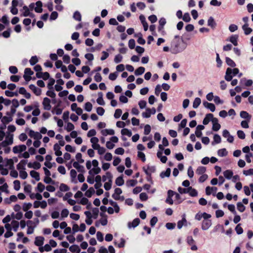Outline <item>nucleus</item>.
Returning <instances> with one entry per match:
<instances>
[{"label":"nucleus","mask_w":253,"mask_h":253,"mask_svg":"<svg viewBox=\"0 0 253 253\" xmlns=\"http://www.w3.org/2000/svg\"><path fill=\"white\" fill-rule=\"evenodd\" d=\"M228 154L225 148L221 149L218 150L217 154L220 157L226 156Z\"/></svg>","instance_id":"37"},{"label":"nucleus","mask_w":253,"mask_h":253,"mask_svg":"<svg viewBox=\"0 0 253 253\" xmlns=\"http://www.w3.org/2000/svg\"><path fill=\"white\" fill-rule=\"evenodd\" d=\"M226 62L228 65L232 67H235L236 66L235 63L229 57H226Z\"/></svg>","instance_id":"39"},{"label":"nucleus","mask_w":253,"mask_h":253,"mask_svg":"<svg viewBox=\"0 0 253 253\" xmlns=\"http://www.w3.org/2000/svg\"><path fill=\"white\" fill-rule=\"evenodd\" d=\"M211 220H203L202 223V229L203 230H207L211 226Z\"/></svg>","instance_id":"6"},{"label":"nucleus","mask_w":253,"mask_h":253,"mask_svg":"<svg viewBox=\"0 0 253 253\" xmlns=\"http://www.w3.org/2000/svg\"><path fill=\"white\" fill-rule=\"evenodd\" d=\"M31 176L37 181L40 180L39 173L35 170H31L30 172Z\"/></svg>","instance_id":"26"},{"label":"nucleus","mask_w":253,"mask_h":253,"mask_svg":"<svg viewBox=\"0 0 253 253\" xmlns=\"http://www.w3.org/2000/svg\"><path fill=\"white\" fill-rule=\"evenodd\" d=\"M178 191L179 193L181 194H186L189 192L188 187L187 188H182L181 187H179L178 188Z\"/></svg>","instance_id":"62"},{"label":"nucleus","mask_w":253,"mask_h":253,"mask_svg":"<svg viewBox=\"0 0 253 253\" xmlns=\"http://www.w3.org/2000/svg\"><path fill=\"white\" fill-rule=\"evenodd\" d=\"M29 88L31 90H32L33 92L37 96L40 95L41 94L42 90L40 88L37 87L34 84H30L29 85Z\"/></svg>","instance_id":"10"},{"label":"nucleus","mask_w":253,"mask_h":253,"mask_svg":"<svg viewBox=\"0 0 253 253\" xmlns=\"http://www.w3.org/2000/svg\"><path fill=\"white\" fill-rule=\"evenodd\" d=\"M95 193V190L93 188L90 187L86 190L85 193V195L88 198H90L92 196V195Z\"/></svg>","instance_id":"34"},{"label":"nucleus","mask_w":253,"mask_h":253,"mask_svg":"<svg viewBox=\"0 0 253 253\" xmlns=\"http://www.w3.org/2000/svg\"><path fill=\"white\" fill-rule=\"evenodd\" d=\"M201 103V99L199 97L196 98L193 103V107L195 109L197 108L200 105Z\"/></svg>","instance_id":"36"},{"label":"nucleus","mask_w":253,"mask_h":253,"mask_svg":"<svg viewBox=\"0 0 253 253\" xmlns=\"http://www.w3.org/2000/svg\"><path fill=\"white\" fill-rule=\"evenodd\" d=\"M223 175L227 179H230L233 176V172L231 170H226L223 172Z\"/></svg>","instance_id":"28"},{"label":"nucleus","mask_w":253,"mask_h":253,"mask_svg":"<svg viewBox=\"0 0 253 253\" xmlns=\"http://www.w3.org/2000/svg\"><path fill=\"white\" fill-rule=\"evenodd\" d=\"M11 226L12 229L14 231L16 232L18 230V227L19 226V223L18 221L16 220H12L11 221Z\"/></svg>","instance_id":"29"},{"label":"nucleus","mask_w":253,"mask_h":253,"mask_svg":"<svg viewBox=\"0 0 253 253\" xmlns=\"http://www.w3.org/2000/svg\"><path fill=\"white\" fill-rule=\"evenodd\" d=\"M145 68L143 67H140L138 68L135 71L134 74L136 76H140L143 74L145 72Z\"/></svg>","instance_id":"30"},{"label":"nucleus","mask_w":253,"mask_h":253,"mask_svg":"<svg viewBox=\"0 0 253 253\" xmlns=\"http://www.w3.org/2000/svg\"><path fill=\"white\" fill-rule=\"evenodd\" d=\"M123 56L121 54H117L115 56L114 62L115 63H119L122 61Z\"/></svg>","instance_id":"54"},{"label":"nucleus","mask_w":253,"mask_h":253,"mask_svg":"<svg viewBox=\"0 0 253 253\" xmlns=\"http://www.w3.org/2000/svg\"><path fill=\"white\" fill-rule=\"evenodd\" d=\"M239 73V70L238 68H234L232 69L230 68H228L226 69L224 77L225 80L228 82L231 81L233 78L232 74H233V76H236V75L238 74Z\"/></svg>","instance_id":"2"},{"label":"nucleus","mask_w":253,"mask_h":253,"mask_svg":"<svg viewBox=\"0 0 253 253\" xmlns=\"http://www.w3.org/2000/svg\"><path fill=\"white\" fill-rule=\"evenodd\" d=\"M69 250L72 253H79L81 250L79 247L76 245H72L69 247Z\"/></svg>","instance_id":"27"},{"label":"nucleus","mask_w":253,"mask_h":253,"mask_svg":"<svg viewBox=\"0 0 253 253\" xmlns=\"http://www.w3.org/2000/svg\"><path fill=\"white\" fill-rule=\"evenodd\" d=\"M59 189L61 191L66 192L69 191V187L66 185L65 184L62 183L60 184Z\"/></svg>","instance_id":"51"},{"label":"nucleus","mask_w":253,"mask_h":253,"mask_svg":"<svg viewBox=\"0 0 253 253\" xmlns=\"http://www.w3.org/2000/svg\"><path fill=\"white\" fill-rule=\"evenodd\" d=\"M29 135L31 137L36 140H40L42 138V135L40 132L37 131L36 132L33 130H30L29 131Z\"/></svg>","instance_id":"4"},{"label":"nucleus","mask_w":253,"mask_h":253,"mask_svg":"<svg viewBox=\"0 0 253 253\" xmlns=\"http://www.w3.org/2000/svg\"><path fill=\"white\" fill-rule=\"evenodd\" d=\"M122 114V111L121 109H116L115 111V112L114 113V118L116 119L119 118L121 117Z\"/></svg>","instance_id":"53"},{"label":"nucleus","mask_w":253,"mask_h":253,"mask_svg":"<svg viewBox=\"0 0 253 253\" xmlns=\"http://www.w3.org/2000/svg\"><path fill=\"white\" fill-rule=\"evenodd\" d=\"M101 134L104 136L114 135L115 134V131L112 129H104L101 130Z\"/></svg>","instance_id":"19"},{"label":"nucleus","mask_w":253,"mask_h":253,"mask_svg":"<svg viewBox=\"0 0 253 253\" xmlns=\"http://www.w3.org/2000/svg\"><path fill=\"white\" fill-rule=\"evenodd\" d=\"M19 175L21 178L25 179L27 177L28 174L25 170H20Z\"/></svg>","instance_id":"58"},{"label":"nucleus","mask_w":253,"mask_h":253,"mask_svg":"<svg viewBox=\"0 0 253 253\" xmlns=\"http://www.w3.org/2000/svg\"><path fill=\"white\" fill-rule=\"evenodd\" d=\"M206 170V168L204 167H199L196 170V173L198 174H203Z\"/></svg>","instance_id":"43"},{"label":"nucleus","mask_w":253,"mask_h":253,"mask_svg":"<svg viewBox=\"0 0 253 253\" xmlns=\"http://www.w3.org/2000/svg\"><path fill=\"white\" fill-rule=\"evenodd\" d=\"M32 204L30 203H24L23 206V210L24 211H27L32 207Z\"/></svg>","instance_id":"59"},{"label":"nucleus","mask_w":253,"mask_h":253,"mask_svg":"<svg viewBox=\"0 0 253 253\" xmlns=\"http://www.w3.org/2000/svg\"><path fill=\"white\" fill-rule=\"evenodd\" d=\"M135 37H138V39L137 40V42L140 44H144L145 43V40L142 38V34L141 33H138L137 35H135Z\"/></svg>","instance_id":"35"},{"label":"nucleus","mask_w":253,"mask_h":253,"mask_svg":"<svg viewBox=\"0 0 253 253\" xmlns=\"http://www.w3.org/2000/svg\"><path fill=\"white\" fill-rule=\"evenodd\" d=\"M92 108V105L91 103L87 102L84 105V109L87 112H90Z\"/></svg>","instance_id":"50"},{"label":"nucleus","mask_w":253,"mask_h":253,"mask_svg":"<svg viewBox=\"0 0 253 253\" xmlns=\"http://www.w3.org/2000/svg\"><path fill=\"white\" fill-rule=\"evenodd\" d=\"M36 7H35V11L37 13H41L42 11V3L41 1H38L36 2Z\"/></svg>","instance_id":"16"},{"label":"nucleus","mask_w":253,"mask_h":253,"mask_svg":"<svg viewBox=\"0 0 253 253\" xmlns=\"http://www.w3.org/2000/svg\"><path fill=\"white\" fill-rule=\"evenodd\" d=\"M249 26H248L247 25H243L242 26V29L244 32V34L246 35H249L250 34L252 31L253 29L249 27Z\"/></svg>","instance_id":"20"},{"label":"nucleus","mask_w":253,"mask_h":253,"mask_svg":"<svg viewBox=\"0 0 253 253\" xmlns=\"http://www.w3.org/2000/svg\"><path fill=\"white\" fill-rule=\"evenodd\" d=\"M38 62V59L37 56H33L29 60L30 64L32 66L35 65Z\"/></svg>","instance_id":"44"},{"label":"nucleus","mask_w":253,"mask_h":253,"mask_svg":"<svg viewBox=\"0 0 253 253\" xmlns=\"http://www.w3.org/2000/svg\"><path fill=\"white\" fill-rule=\"evenodd\" d=\"M58 16V14L56 11L52 12V13L50 14V18H49L50 20H51V21L55 20V19H56L57 18Z\"/></svg>","instance_id":"61"},{"label":"nucleus","mask_w":253,"mask_h":253,"mask_svg":"<svg viewBox=\"0 0 253 253\" xmlns=\"http://www.w3.org/2000/svg\"><path fill=\"white\" fill-rule=\"evenodd\" d=\"M99 209L97 208H94L92 209V213L93 215L92 217L94 219H96L98 217V213H99Z\"/></svg>","instance_id":"49"},{"label":"nucleus","mask_w":253,"mask_h":253,"mask_svg":"<svg viewBox=\"0 0 253 253\" xmlns=\"http://www.w3.org/2000/svg\"><path fill=\"white\" fill-rule=\"evenodd\" d=\"M73 18L75 20L77 21H81L82 16L81 13L78 11H75L73 15Z\"/></svg>","instance_id":"41"},{"label":"nucleus","mask_w":253,"mask_h":253,"mask_svg":"<svg viewBox=\"0 0 253 253\" xmlns=\"http://www.w3.org/2000/svg\"><path fill=\"white\" fill-rule=\"evenodd\" d=\"M50 100L48 98L44 97L43 98L42 105L44 110H50L51 109V106L50 105Z\"/></svg>","instance_id":"5"},{"label":"nucleus","mask_w":253,"mask_h":253,"mask_svg":"<svg viewBox=\"0 0 253 253\" xmlns=\"http://www.w3.org/2000/svg\"><path fill=\"white\" fill-rule=\"evenodd\" d=\"M101 171V169L99 167L94 168L90 169L88 173L89 174H92V172H93L94 174H97Z\"/></svg>","instance_id":"42"},{"label":"nucleus","mask_w":253,"mask_h":253,"mask_svg":"<svg viewBox=\"0 0 253 253\" xmlns=\"http://www.w3.org/2000/svg\"><path fill=\"white\" fill-rule=\"evenodd\" d=\"M116 184L119 186H122L124 184V180L123 179V176H120L117 177L115 181Z\"/></svg>","instance_id":"33"},{"label":"nucleus","mask_w":253,"mask_h":253,"mask_svg":"<svg viewBox=\"0 0 253 253\" xmlns=\"http://www.w3.org/2000/svg\"><path fill=\"white\" fill-rule=\"evenodd\" d=\"M137 183V180L134 179L128 180L126 182V185L127 186H134Z\"/></svg>","instance_id":"48"},{"label":"nucleus","mask_w":253,"mask_h":253,"mask_svg":"<svg viewBox=\"0 0 253 253\" xmlns=\"http://www.w3.org/2000/svg\"><path fill=\"white\" fill-rule=\"evenodd\" d=\"M243 174L246 176L253 175V169H250L248 170H244Z\"/></svg>","instance_id":"64"},{"label":"nucleus","mask_w":253,"mask_h":253,"mask_svg":"<svg viewBox=\"0 0 253 253\" xmlns=\"http://www.w3.org/2000/svg\"><path fill=\"white\" fill-rule=\"evenodd\" d=\"M182 19L186 22H189L191 20V17L189 13H185L182 17Z\"/></svg>","instance_id":"47"},{"label":"nucleus","mask_w":253,"mask_h":253,"mask_svg":"<svg viewBox=\"0 0 253 253\" xmlns=\"http://www.w3.org/2000/svg\"><path fill=\"white\" fill-rule=\"evenodd\" d=\"M4 140L8 143L9 145H11L13 142V135L11 134H8Z\"/></svg>","instance_id":"32"},{"label":"nucleus","mask_w":253,"mask_h":253,"mask_svg":"<svg viewBox=\"0 0 253 253\" xmlns=\"http://www.w3.org/2000/svg\"><path fill=\"white\" fill-rule=\"evenodd\" d=\"M70 176L72 178V181H74V180L76 179V176H77V172L76 171L72 169L70 171Z\"/></svg>","instance_id":"63"},{"label":"nucleus","mask_w":253,"mask_h":253,"mask_svg":"<svg viewBox=\"0 0 253 253\" xmlns=\"http://www.w3.org/2000/svg\"><path fill=\"white\" fill-rule=\"evenodd\" d=\"M28 167L29 168H33L35 169H38L41 168V165L39 162H34L33 163H29L28 164Z\"/></svg>","instance_id":"13"},{"label":"nucleus","mask_w":253,"mask_h":253,"mask_svg":"<svg viewBox=\"0 0 253 253\" xmlns=\"http://www.w3.org/2000/svg\"><path fill=\"white\" fill-rule=\"evenodd\" d=\"M208 25L212 29H214L215 28L216 23L212 17H210L209 18L208 20Z\"/></svg>","instance_id":"22"},{"label":"nucleus","mask_w":253,"mask_h":253,"mask_svg":"<svg viewBox=\"0 0 253 253\" xmlns=\"http://www.w3.org/2000/svg\"><path fill=\"white\" fill-rule=\"evenodd\" d=\"M44 238L42 236H38L35 238V244L38 247L42 246L43 244Z\"/></svg>","instance_id":"8"},{"label":"nucleus","mask_w":253,"mask_h":253,"mask_svg":"<svg viewBox=\"0 0 253 253\" xmlns=\"http://www.w3.org/2000/svg\"><path fill=\"white\" fill-rule=\"evenodd\" d=\"M189 192L188 193L192 197H196L198 195L197 191L192 187H188Z\"/></svg>","instance_id":"31"},{"label":"nucleus","mask_w":253,"mask_h":253,"mask_svg":"<svg viewBox=\"0 0 253 253\" xmlns=\"http://www.w3.org/2000/svg\"><path fill=\"white\" fill-rule=\"evenodd\" d=\"M159 25L158 26V30L159 31H161L163 29L164 26L166 23V20L165 18L162 17L160 19L159 21Z\"/></svg>","instance_id":"23"},{"label":"nucleus","mask_w":253,"mask_h":253,"mask_svg":"<svg viewBox=\"0 0 253 253\" xmlns=\"http://www.w3.org/2000/svg\"><path fill=\"white\" fill-rule=\"evenodd\" d=\"M187 221L184 217V216L182 218V220H179L177 222V228L178 229H181L183 225L186 223Z\"/></svg>","instance_id":"40"},{"label":"nucleus","mask_w":253,"mask_h":253,"mask_svg":"<svg viewBox=\"0 0 253 253\" xmlns=\"http://www.w3.org/2000/svg\"><path fill=\"white\" fill-rule=\"evenodd\" d=\"M170 172H171L170 169L167 168L166 171H163L160 173V176L162 178H164L166 177H169L170 176Z\"/></svg>","instance_id":"18"},{"label":"nucleus","mask_w":253,"mask_h":253,"mask_svg":"<svg viewBox=\"0 0 253 253\" xmlns=\"http://www.w3.org/2000/svg\"><path fill=\"white\" fill-rule=\"evenodd\" d=\"M27 147L26 145H20L13 147L12 150L14 153L17 154L25 151Z\"/></svg>","instance_id":"3"},{"label":"nucleus","mask_w":253,"mask_h":253,"mask_svg":"<svg viewBox=\"0 0 253 253\" xmlns=\"http://www.w3.org/2000/svg\"><path fill=\"white\" fill-rule=\"evenodd\" d=\"M121 134L123 135H127L128 137H130L132 135V132L131 130L128 129L127 128H124L121 130Z\"/></svg>","instance_id":"38"},{"label":"nucleus","mask_w":253,"mask_h":253,"mask_svg":"<svg viewBox=\"0 0 253 253\" xmlns=\"http://www.w3.org/2000/svg\"><path fill=\"white\" fill-rule=\"evenodd\" d=\"M237 134L238 137L239 138H240L241 139H244L245 138L246 135L243 130H238Z\"/></svg>","instance_id":"57"},{"label":"nucleus","mask_w":253,"mask_h":253,"mask_svg":"<svg viewBox=\"0 0 253 253\" xmlns=\"http://www.w3.org/2000/svg\"><path fill=\"white\" fill-rule=\"evenodd\" d=\"M140 219L138 218H135L131 222H129L127 223V226L128 228H135L140 223Z\"/></svg>","instance_id":"7"},{"label":"nucleus","mask_w":253,"mask_h":253,"mask_svg":"<svg viewBox=\"0 0 253 253\" xmlns=\"http://www.w3.org/2000/svg\"><path fill=\"white\" fill-rule=\"evenodd\" d=\"M76 159L78 161L77 162L79 163H83L84 162V160L82 159V155L80 153H78L76 155Z\"/></svg>","instance_id":"55"},{"label":"nucleus","mask_w":253,"mask_h":253,"mask_svg":"<svg viewBox=\"0 0 253 253\" xmlns=\"http://www.w3.org/2000/svg\"><path fill=\"white\" fill-rule=\"evenodd\" d=\"M12 121V118L11 116H9V117L4 116V117H2V118L1 119V122L3 123L8 124L9 122H11Z\"/></svg>","instance_id":"46"},{"label":"nucleus","mask_w":253,"mask_h":253,"mask_svg":"<svg viewBox=\"0 0 253 253\" xmlns=\"http://www.w3.org/2000/svg\"><path fill=\"white\" fill-rule=\"evenodd\" d=\"M217 188L215 187L207 186L206 188V193L207 195H210L212 192L215 193Z\"/></svg>","instance_id":"17"},{"label":"nucleus","mask_w":253,"mask_h":253,"mask_svg":"<svg viewBox=\"0 0 253 253\" xmlns=\"http://www.w3.org/2000/svg\"><path fill=\"white\" fill-rule=\"evenodd\" d=\"M53 149L55 151V154L56 156H60L62 155V153L60 151V147L58 143H56L54 145Z\"/></svg>","instance_id":"14"},{"label":"nucleus","mask_w":253,"mask_h":253,"mask_svg":"<svg viewBox=\"0 0 253 253\" xmlns=\"http://www.w3.org/2000/svg\"><path fill=\"white\" fill-rule=\"evenodd\" d=\"M113 176L111 172L108 171L106 173V175L102 176V181L103 182L108 180L109 182H112Z\"/></svg>","instance_id":"15"},{"label":"nucleus","mask_w":253,"mask_h":253,"mask_svg":"<svg viewBox=\"0 0 253 253\" xmlns=\"http://www.w3.org/2000/svg\"><path fill=\"white\" fill-rule=\"evenodd\" d=\"M238 35H232L230 38L229 41L232 42L234 45L237 46L238 45Z\"/></svg>","instance_id":"25"},{"label":"nucleus","mask_w":253,"mask_h":253,"mask_svg":"<svg viewBox=\"0 0 253 253\" xmlns=\"http://www.w3.org/2000/svg\"><path fill=\"white\" fill-rule=\"evenodd\" d=\"M187 43L184 42L183 37L181 40H172L171 42L170 51L172 54H176L183 51L187 47Z\"/></svg>","instance_id":"1"},{"label":"nucleus","mask_w":253,"mask_h":253,"mask_svg":"<svg viewBox=\"0 0 253 253\" xmlns=\"http://www.w3.org/2000/svg\"><path fill=\"white\" fill-rule=\"evenodd\" d=\"M240 117L242 118L247 119L248 121H250L251 117L249 113L245 111H242L240 114Z\"/></svg>","instance_id":"24"},{"label":"nucleus","mask_w":253,"mask_h":253,"mask_svg":"<svg viewBox=\"0 0 253 253\" xmlns=\"http://www.w3.org/2000/svg\"><path fill=\"white\" fill-rule=\"evenodd\" d=\"M73 166L80 172L83 173L85 171L84 167L82 165H80L79 163L77 162H74Z\"/></svg>","instance_id":"11"},{"label":"nucleus","mask_w":253,"mask_h":253,"mask_svg":"<svg viewBox=\"0 0 253 253\" xmlns=\"http://www.w3.org/2000/svg\"><path fill=\"white\" fill-rule=\"evenodd\" d=\"M235 230L237 234L240 235L243 233V229L241 226V224H238L235 227Z\"/></svg>","instance_id":"52"},{"label":"nucleus","mask_w":253,"mask_h":253,"mask_svg":"<svg viewBox=\"0 0 253 253\" xmlns=\"http://www.w3.org/2000/svg\"><path fill=\"white\" fill-rule=\"evenodd\" d=\"M14 184V188L16 191L19 190L20 188V182L19 180H15L13 182Z\"/></svg>","instance_id":"60"},{"label":"nucleus","mask_w":253,"mask_h":253,"mask_svg":"<svg viewBox=\"0 0 253 253\" xmlns=\"http://www.w3.org/2000/svg\"><path fill=\"white\" fill-rule=\"evenodd\" d=\"M203 105L206 108L210 109L211 112H213L215 111V107L213 103L205 101L203 102Z\"/></svg>","instance_id":"12"},{"label":"nucleus","mask_w":253,"mask_h":253,"mask_svg":"<svg viewBox=\"0 0 253 253\" xmlns=\"http://www.w3.org/2000/svg\"><path fill=\"white\" fill-rule=\"evenodd\" d=\"M143 169L147 175H151L152 173L156 171V168L154 166H148L147 169H145V167H143Z\"/></svg>","instance_id":"9"},{"label":"nucleus","mask_w":253,"mask_h":253,"mask_svg":"<svg viewBox=\"0 0 253 253\" xmlns=\"http://www.w3.org/2000/svg\"><path fill=\"white\" fill-rule=\"evenodd\" d=\"M237 209L240 212H243L245 210V207L241 202H238L237 204Z\"/></svg>","instance_id":"45"},{"label":"nucleus","mask_w":253,"mask_h":253,"mask_svg":"<svg viewBox=\"0 0 253 253\" xmlns=\"http://www.w3.org/2000/svg\"><path fill=\"white\" fill-rule=\"evenodd\" d=\"M45 189L44 185L41 182L38 184L37 189L39 192H42Z\"/></svg>","instance_id":"56"},{"label":"nucleus","mask_w":253,"mask_h":253,"mask_svg":"<svg viewBox=\"0 0 253 253\" xmlns=\"http://www.w3.org/2000/svg\"><path fill=\"white\" fill-rule=\"evenodd\" d=\"M213 114L209 113L206 115L205 118L204 119L203 124L204 125H208L210 121H211V119L212 118Z\"/></svg>","instance_id":"21"}]
</instances>
